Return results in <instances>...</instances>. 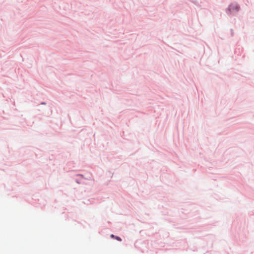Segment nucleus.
<instances>
[{
    "instance_id": "1",
    "label": "nucleus",
    "mask_w": 254,
    "mask_h": 254,
    "mask_svg": "<svg viewBox=\"0 0 254 254\" xmlns=\"http://www.w3.org/2000/svg\"><path fill=\"white\" fill-rule=\"evenodd\" d=\"M239 7L238 5L236 4H232L229 7V10L230 12H235L238 11L239 10Z\"/></svg>"
},
{
    "instance_id": "2",
    "label": "nucleus",
    "mask_w": 254,
    "mask_h": 254,
    "mask_svg": "<svg viewBox=\"0 0 254 254\" xmlns=\"http://www.w3.org/2000/svg\"><path fill=\"white\" fill-rule=\"evenodd\" d=\"M110 237L112 238H114V239H116L117 240L119 241H122V239L120 237H118V236H115L113 234H112L111 235Z\"/></svg>"
}]
</instances>
